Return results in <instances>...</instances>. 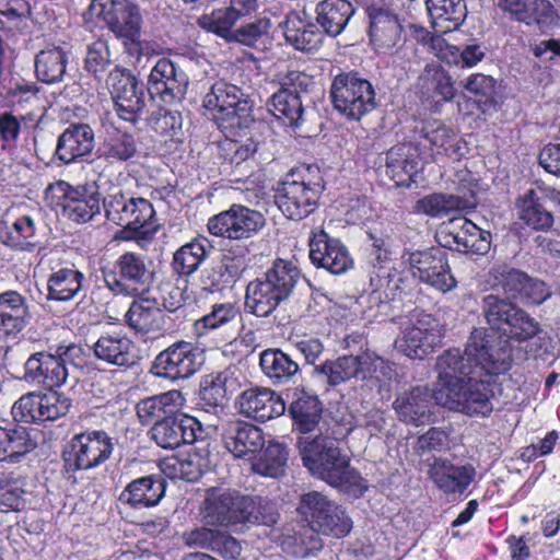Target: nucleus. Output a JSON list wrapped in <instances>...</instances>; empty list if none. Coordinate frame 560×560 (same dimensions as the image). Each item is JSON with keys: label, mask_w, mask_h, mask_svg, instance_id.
Here are the masks:
<instances>
[{"label": "nucleus", "mask_w": 560, "mask_h": 560, "mask_svg": "<svg viewBox=\"0 0 560 560\" xmlns=\"http://www.w3.org/2000/svg\"><path fill=\"white\" fill-rule=\"evenodd\" d=\"M207 466V459L199 453L194 452L164 459L161 463V470L171 479L194 482L202 476Z\"/></svg>", "instance_id": "50"}, {"label": "nucleus", "mask_w": 560, "mask_h": 560, "mask_svg": "<svg viewBox=\"0 0 560 560\" xmlns=\"http://www.w3.org/2000/svg\"><path fill=\"white\" fill-rule=\"evenodd\" d=\"M237 370L229 368L217 374L203 377L199 393V404L207 412L217 413L223 409L228 397L240 386Z\"/></svg>", "instance_id": "30"}, {"label": "nucleus", "mask_w": 560, "mask_h": 560, "mask_svg": "<svg viewBox=\"0 0 560 560\" xmlns=\"http://www.w3.org/2000/svg\"><path fill=\"white\" fill-rule=\"evenodd\" d=\"M402 260L409 266L413 277L441 292L452 291L457 285L444 248L431 247L407 253L404 254Z\"/></svg>", "instance_id": "12"}, {"label": "nucleus", "mask_w": 560, "mask_h": 560, "mask_svg": "<svg viewBox=\"0 0 560 560\" xmlns=\"http://www.w3.org/2000/svg\"><path fill=\"white\" fill-rule=\"evenodd\" d=\"M499 5L516 21L536 25L541 32L553 28L558 23L557 11L547 0H499Z\"/></svg>", "instance_id": "29"}, {"label": "nucleus", "mask_w": 560, "mask_h": 560, "mask_svg": "<svg viewBox=\"0 0 560 560\" xmlns=\"http://www.w3.org/2000/svg\"><path fill=\"white\" fill-rule=\"evenodd\" d=\"M36 443L25 428L12 429L0 427V460L18 462L33 451Z\"/></svg>", "instance_id": "52"}, {"label": "nucleus", "mask_w": 560, "mask_h": 560, "mask_svg": "<svg viewBox=\"0 0 560 560\" xmlns=\"http://www.w3.org/2000/svg\"><path fill=\"white\" fill-rule=\"evenodd\" d=\"M363 380L375 381L380 389H390L392 382L396 378L395 364L384 360L375 352L366 350L362 352Z\"/></svg>", "instance_id": "59"}, {"label": "nucleus", "mask_w": 560, "mask_h": 560, "mask_svg": "<svg viewBox=\"0 0 560 560\" xmlns=\"http://www.w3.org/2000/svg\"><path fill=\"white\" fill-rule=\"evenodd\" d=\"M368 13L371 42L378 49L393 48L399 40L401 33L396 15L385 9L375 7H370Z\"/></svg>", "instance_id": "38"}, {"label": "nucleus", "mask_w": 560, "mask_h": 560, "mask_svg": "<svg viewBox=\"0 0 560 560\" xmlns=\"http://www.w3.org/2000/svg\"><path fill=\"white\" fill-rule=\"evenodd\" d=\"M322 474L324 475V481L350 497L360 498L368 490L366 481L359 471L350 467V463L341 472L335 469L330 471L323 470Z\"/></svg>", "instance_id": "58"}, {"label": "nucleus", "mask_w": 560, "mask_h": 560, "mask_svg": "<svg viewBox=\"0 0 560 560\" xmlns=\"http://www.w3.org/2000/svg\"><path fill=\"white\" fill-rule=\"evenodd\" d=\"M298 447L303 460L304 466L324 480L323 470L342 471L348 466L350 459L348 455L343 454L338 447L336 440L327 436H301L298 441Z\"/></svg>", "instance_id": "20"}, {"label": "nucleus", "mask_w": 560, "mask_h": 560, "mask_svg": "<svg viewBox=\"0 0 560 560\" xmlns=\"http://www.w3.org/2000/svg\"><path fill=\"white\" fill-rule=\"evenodd\" d=\"M184 404L185 398L182 392L172 389L140 400L136 406L137 416L142 424H154L156 421L178 413Z\"/></svg>", "instance_id": "34"}, {"label": "nucleus", "mask_w": 560, "mask_h": 560, "mask_svg": "<svg viewBox=\"0 0 560 560\" xmlns=\"http://www.w3.org/2000/svg\"><path fill=\"white\" fill-rule=\"evenodd\" d=\"M520 218L535 230H548L553 224L552 214L538 201L534 189H529L518 200Z\"/></svg>", "instance_id": "55"}, {"label": "nucleus", "mask_w": 560, "mask_h": 560, "mask_svg": "<svg viewBox=\"0 0 560 560\" xmlns=\"http://www.w3.org/2000/svg\"><path fill=\"white\" fill-rule=\"evenodd\" d=\"M31 319L30 305L24 295L15 290L0 293V334L15 337Z\"/></svg>", "instance_id": "32"}, {"label": "nucleus", "mask_w": 560, "mask_h": 560, "mask_svg": "<svg viewBox=\"0 0 560 560\" xmlns=\"http://www.w3.org/2000/svg\"><path fill=\"white\" fill-rule=\"evenodd\" d=\"M354 14L347 0H324L317 5V22L330 36L339 35Z\"/></svg>", "instance_id": "49"}, {"label": "nucleus", "mask_w": 560, "mask_h": 560, "mask_svg": "<svg viewBox=\"0 0 560 560\" xmlns=\"http://www.w3.org/2000/svg\"><path fill=\"white\" fill-rule=\"evenodd\" d=\"M311 79L300 71H288L280 78V89L268 103L272 115L284 125L299 127L303 121L304 107L301 93L306 92Z\"/></svg>", "instance_id": "15"}, {"label": "nucleus", "mask_w": 560, "mask_h": 560, "mask_svg": "<svg viewBox=\"0 0 560 560\" xmlns=\"http://www.w3.org/2000/svg\"><path fill=\"white\" fill-rule=\"evenodd\" d=\"M109 85L118 116L136 122L145 107L143 84L130 72L117 70L109 74Z\"/></svg>", "instance_id": "22"}, {"label": "nucleus", "mask_w": 560, "mask_h": 560, "mask_svg": "<svg viewBox=\"0 0 560 560\" xmlns=\"http://www.w3.org/2000/svg\"><path fill=\"white\" fill-rule=\"evenodd\" d=\"M201 354L190 342H176L160 352L152 370L159 377L177 381L195 374L201 366Z\"/></svg>", "instance_id": "21"}, {"label": "nucleus", "mask_w": 560, "mask_h": 560, "mask_svg": "<svg viewBox=\"0 0 560 560\" xmlns=\"http://www.w3.org/2000/svg\"><path fill=\"white\" fill-rule=\"evenodd\" d=\"M153 271L141 254L127 252L114 264V271L104 276L106 287L115 294L135 295L147 291L152 282Z\"/></svg>", "instance_id": "9"}, {"label": "nucleus", "mask_w": 560, "mask_h": 560, "mask_svg": "<svg viewBox=\"0 0 560 560\" xmlns=\"http://www.w3.org/2000/svg\"><path fill=\"white\" fill-rule=\"evenodd\" d=\"M223 441L226 450L235 457H243L262 448V431L250 423L237 421L225 430Z\"/></svg>", "instance_id": "36"}, {"label": "nucleus", "mask_w": 560, "mask_h": 560, "mask_svg": "<svg viewBox=\"0 0 560 560\" xmlns=\"http://www.w3.org/2000/svg\"><path fill=\"white\" fill-rule=\"evenodd\" d=\"M517 306L509 299L488 294L482 300V312L492 329L504 331Z\"/></svg>", "instance_id": "60"}, {"label": "nucleus", "mask_w": 560, "mask_h": 560, "mask_svg": "<svg viewBox=\"0 0 560 560\" xmlns=\"http://www.w3.org/2000/svg\"><path fill=\"white\" fill-rule=\"evenodd\" d=\"M114 451V444L104 431H91L75 434L65 453L69 470H88L105 463Z\"/></svg>", "instance_id": "18"}, {"label": "nucleus", "mask_w": 560, "mask_h": 560, "mask_svg": "<svg viewBox=\"0 0 560 560\" xmlns=\"http://www.w3.org/2000/svg\"><path fill=\"white\" fill-rule=\"evenodd\" d=\"M246 266L244 257L225 254L220 261L202 271L201 283L205 289L220 290L240 279Z\"/></svg>", "instance_id": "40"}, {"label": "nucleus", "mask_w": 560, "mask_h": 560, "mask_svg": "<svg viewBox=\"0 0 560 560\" xmlns=\"http://www.w3.org/2000/svg\"><path fill=\"white\" fill-rule=\"evenodd\" d=\"M285 40L295 49L312 51L319 48L323 33L318 27L302 19L298 12H290L282 23Z\"/></svg>", "instance_id": "37"}, {"label": "nucleus", "mask_w": 560, "mask_h": 560, "mask_svg": "<svg viewBox=\"0 0 560 560\" xmlns=\"http://www.w3.org/2000/svg\"><path fill=\"white\" fill-rule=\"evenodd\" d=\"M322 404L316 395L295 390L289 411L298 429L306 434L312 432L322 417Z\"/></svg>", "instance_id": "47"}, {"label": "nucleus", "mask_w": 560, "mask_h": 560, "mask_svg": "<svg viewBox=\"0 0 560 560\" xmlns=\"http://www.w3.org/2000/svg\"><path fill=\"white\" fill-rule=\"evenodd\" d=\"M315 373L327 378L328 384L336 386L353 377L363 380L362 353L359 355H342L335 360H327L316 365Z\"/></svg>", "instance_id": "46"}, {"label": "nucleus", "mask_w": 560, "mask_h": 560, "mask_svg": "<svg viewBox=\"0 0 560 560\" xmlns=\"http://www.w3.org/2000/svg\"><path fill=\"white\" fill-rule=\"evenodd\" d=\"M213 249L211 241L205 236H198L182 245L173 255V271L187 277L198 270L201 264L209 257Z\"/></svg>", "instance_id": "39"}, {"label": "nucleus", "mask_w": 560, "mask_h": 560, "mask_svg": "<svg viewBox=\"0 0 560 560\" xmlns=\"http://www.w3.org/2000/svg\"><path fill=\"white\" fill-rule=\"evenodd\" d=\"M443 337V327L436 318L417 313L396 338L395 347L410 359L422 360L441 345Z\"/></svg>", "instance_id": "11"}, {"label": "nucleus", "mask_w": 560, "mask_h": 560, "mask_svg": "<svg viewBox=\"0 0 560 560\" xmlns=\"http://www.w3.org/2000/svg\"><path fill=\"white\" fill-rule=\"evenodd\" d=\"M262 373L275 385L290 382L299 372V364L280 349H266L259 355Z\"/></svg>", "instance_id": "45"}, {"label": "nucleus", "mask_w": 560, "mask_h": 560, "mask_svg": "<svg viewBox=\"0 0 560 560\" xmlns=\"http://www.w3.org/2000/svg\"><path fill=\"white\" fill-rule=\"evenodd\" d=\"M288 460L285 447L278 442H270L253 464L255 472L277 478L284 472Z\"/></svg>", "instance_id": "57"}, {"label": "nucleus", "mask_w": 560, "mask_h": 560, "mask_svg": "<svg viewBox=\"0 0 560 560\" xmlns=\"http://www.w3.org/2000/svg\"><path fill=\"white\" fill-rule=\"evenodd\" d=\"M425 4L436 33L446 34L457 30L466 18L464 0H427Z\"/></svg>", "instance_id": "41"}, {"label": "nucleus", "mask_w": 560, "mask_h": 560, "mask_svg": "<svg viewBox=\"0 0 560 560\" xmlns=\"http://www.w3.org/2000/svg\"><path fill=\"white\" fill-rule=\"evenodd\" d=\"M410 144L393 147L386 155L387 173L398 182H405L404 176L412 178L418 171V161L412 154Z\"/></svg>", "instance_id": "56"}, {"label": "nucleus", "mask_w": 560, "mask_h": 560, "mask_svg": "<svg viewBox=\"0 0 560 560\" xmlns=\"http://www.w3.org/2000/svg\"><path fill=\"white\" fill-rule=\"evenodd\" d=\"M69 52L59 46L39 50L34 59L36 78L46 84H56L63 80L67 72Z\"/></svg>", "instance_id": "42"}, {"label": "nucleus", "mask_w": 560, "mask_h": 560, "mask_svg": "<svg viewBox=\"0 0 560 560\" xmlns=\"http://www.w3.org/2000/svg\"><path fill=\"white\" fill-rule=\"evenodd\" d=\"M300 278L299 268L290 260L278 258L262 277L246 287L245 306L258 317H267L288 300Z\"/></svg>", "instance_id": "2"}, {"label": "nucleus", "mask_w": 560, "mask_h": 560, "mask_svg": "<svg viewBox=\"0 0 560 560\" xmlns=\"http://www.w3.org/2000/svg\"><path fill=\"white\" fill-rule=\"evenodd\" d=\"M423 86L433 95L450 102L454 98L456 90L451 75L438 65H429L422 74Z\"/></svg>", "instance_id": "61"}, {"label": "nucleus", "mask_w": 560, "mask_h": 560, "mask_svg": "<svg viewBox=\"0 0 560 560\" xmlns=\"http://www.w3.org/2000/svg\"><path fill=\"white\" fill-rule=\"evenodd\" d=\"M94 148V132L89 125L68 127L58 139L56 156L66 164L89 154Z\"/></svg>", "instance_id": "35"}, {"label": "nucleus", "mask_w": 560, "mask_h": 560, "mask_svg": "<svg viewBox=\"0 0 560 560\" xmlns=\"http://www.w3.org/2000/svg\"><path fill=\"white\" fill-rule=\"evenodd\" d=\"M266 219L257 210L243 205H232L208 220V231L211 235L233 241L247 240L265 226Z\"/></svg>", "instance_id": "16"}, {"label": "nucleus", "mask_w": 560, "mask_h": 560, "mask_svg": "<svg viewBox=\"0 0 560 560\" xmlns=\"http://www.w3.org/2000/svg\"><path fill=\"white\" fill-rule=\"evenodd\" d=\"M371 291L365 292L358 299L360 306L366 305L362 311L364 318L372 320L377 317L382 310L386 308L390 299H394L393 288H390L389 272H376L370 279Z\"/></svg>", "instance_id": "48"}, {"label": "nucleus", "mask_w": 560, "mask_h": 560, "mask_svg": "<svg viewBox=\"0 0 560 560\" xmlns=\"http://www.w3.org/2000/svg\"><path fill=\"white\" fill-rule=\"evenodd\" d=\"M308 245L313 265L334 275H341L353 266L347 247L338 238L330 237L324 230L313 231Z\"/></svg>", "instance_id": "25"}, {"label": "nucleus", "mask_w": 560, "mask_h": 560, "mask_svg": "<svg viewBox=\"0 0 560 560\" xmlns=\"http://www.w3.org/2000/svg\"><path fill=\"white\" fill-rule=\"evenodd\" d=\"M103 207L107 220L131 232L145 228L155 215L149 200L128 197L118 188L103 198Z\"/></svg>", "instance_id": "19"}, {"label": "nucleus", "mask_w": 560, "mask_h": 560, "mask_svg": "<svg viewBox=\"0 0 560 560\" xmlns=\"http://www.w3.org/2000/svg\"><path fill=\"white\" fill-rule=\"evenodd\" d=\"M130 328L140 334L158 332L164 328L165 316L155 301L142 299L133 301L126 313Z\"/></svg>", "instance_id": "43"}, {"label": "nucleus", "mask_w": 560, "mask_h": 560, "mask_svg": "<svg viewBox=\"0 0 560 560\" xmlns=\"http://www.w3.org/2000/svg\"><path fill=\"white\" fill-rule=\"evenodd\" d=\"M540 331V324L524 310L517 307L503 334L517 341H526Z\"/></svg>", "instance_id": "63"}, {"label": "nucleus", "mask_w": 560, "mask_h": 560, "mask_svg": "<svg viewBox=\"0 0 560 560\" xmlns=\"http://www.w3.org/2000/svg\"><path fill=\"white\" fill-rule=\"evenodd\" d=\"M235 405L242 416L259 422L280 417L285 411V402L281 396L267 387L245 389Z\"/></svg>", "instance_id": "28"}, {"label": "nucleus", "mask_w": 560, "mask_h": 560, "mask_svg": "<svg viewBox=\"0 0 560 560\" xmlns=\"http://www.w3.org/2000/svg\"><path fill=\"white\" fill-rule=\"evenodd\" d=\"M202 427L195 417L176 413L156 421L151 428L152 440L162 448L174 450L202 438Z\"/></svg>", "instance_id": "24"}, {"label": "nucleus", "mask_w": 560, "mask_h": 560, "mask_svg": "<svg viewBox=\"0 0 560 560\" xmlns=\"http://www.w3.org/2000/svg\"><path fill=\"white\" fill-rule=\"evenodd\" d=\"M164 494V479L150 475L129 482L120 492L118 500L124 505L140 510L155 506Z\"/></svg>", "instance_id": "33"}, {"label": "nucleus", "mask_w": 560, "mask_h": 560, "mask_svg": "<svg viewBox=\"0 0 560 560\" xmlns=\"http://www.w3.org/2000/svg\"><path fill=\"white\" fill-rule=\"evenodd\" d=\"M477 470L471 464L456 465L446 458H435L428 476L434 486L450 500H457L474 482Z\"/></svg>", "instance_id": "23"}, {"label": "nucleus", "mask_w": 560, "mask_h": 560, "mask_svg": "<svg viewBox=\"0 0 560 560\" xmlns=\"http://www.w3.org/2000/svg\"><path fill=\"white\" fill-rule=\"evenodd\" d=\"M299 512L311 529L318 534L341 538L352 528V521L335 501L318 491L302 495Z\"/></svg>", "instance_id": "6"}, {"label": "nucleus", "mask_w": 560, "mask_h": 560, "mask_svg": "<svg viewBox=\"0 0 560 560\" xmlns=\"http://www.w3.org/2000/svg\"><path fill=\"white\" fill-rule=\"evenodd\" d=\"M1 238L3 244L13 249L31 250L37 243L36 228L33 218L30 215L18 218L7 228Z\"/></svg>", "instance_id": "54"}, {"label": "nucleus", "mask_w": 560, "mask_h": 560, "mask_svg": "<svg viewBox=\"0 0 560 560\" xmlns=\"http://www.w3.org/2000/svg\"><path fill=\"white\" fill-rule=\"evenodd\" d=\"M445 232L444 247L479 255L487 254L491 247L490 232L480 229L466 218H452L445 225Z\"/></svg>", "instance_id": "27"}, {"label": "nucleus", "mask_w": 560, "mask_h": 560, "mask_svg": "<svg viewBox=\"0 0 560 560\" xmlns=\"http://www.w3.org/2000/svg\"><path fill=\"white\" fill-rule=\"evenodd\" d=\"M323 189L319 170L308 165L283 180L277 189L275 202L289 219L302 220L315 210Z\"/></svg>", "instance_id": "4"}, {"label": "nucleus", "mask_w": 560, "mask_h": 560, "mask_svg": "<svg viewBox=\"0 0 560 560\" xmlns=\"http://www.w3.org/2000/svg\"><path fill=\"white\" fill-rule=\"evenodd\" d=\"M189 80L186 72L168 58L159 59L148 78V93L158 106H176L185 98Z\"/></svg>", "instance_id": "14"}, {"label": "nucleus", "mask_w": 560, "mask_h": 560, "mask_svg": "<svg viewBox=\"0 0 560 560\" xmlns=\"http://www.w3.org/2000/svg\"><path fill=\"white\" fill-rule=\"evenodd\" d=\"M81 352L80 347L71 345L59 355L44 351L32 353L24 364L23 378L28 383L43 385L50 389L60 387L68 377L67 363L82 364V360L74 361L81 355Z\"/></svg>", "instance_id": "8"}, {"label": "nucleus", "mask_w": 560, "mask_h": 560, "mask_svg": "<svg viewBox=\"0 0 560 560\" xmlns=\"http://www.w3.org/2000/svg\"><path fill=\"white\" fill-rule=\"evenodd\" d=\"M71 399L63 393L49 389L23 395L12 406V416L21 423H44L66 416Z\"/></svg>", "instance_id": "10"}, {"label": "nucleus", "mask_w": 560, "mask_h": 560, "mask_svg": "<svg viewBox=\"0 0 560 560\" xmlns=\"http://www.w3.org/2000/svg\"><path fill=\"white\" fill-rule=\"evenodd\" d=\"M510 365V354L498 337L483 327L476 328L464 352L450 349L439 357L433 393L427 386H416L399 394L393 408L400 421L416 427L431 421L433 398L451 410L486 417L493 410L490 381L505 373Z\"/></svg>", "instance_id": "1"}, {"label": "nucleus", "mask_w": 560, "mask_h": 560, "mask_svg": "<svg viewBox=\"0 0 560 560\" xmlns=\"http://www.w3.org/2000/svg\"><path fill=\"white\" fill-rule=\"evenodd\" d=\"M330 94L335 108L351 119L359 120L376 107L371 82L355 73L337 75L331 83Z\"/></svg>", "instance_id": "7"}, {"label": "nucleus", "mask_w": 560, "mask_h": 560, "mask_svg": "<svg viewBox=\"0 0 560 560\" xmlns=\"http://www.w3.org/2000/svg\"><path fill=\"white\" fill-rule=\"evenodd\" d=\"M238 315L237 307L230 302L213 304L211 311L195 322L194 329L198 336L218 329L232 322Z\"/></svg>", "instance_id": "62"}, {"label": "nucleus", "mask_w": 560, "mask_h": 560, "mask_svg": "<svg viewBox=\"0 0 560 560\" xmlns=\"http://www.w3.org/2000/svg\"><path fill=\"white\" fill-rule=\"evenodd\" d=\"M137 153V142L132 135L113 129L107 131L98 148V156L110 164L122 163Z\"/></svg>", "instance_id": "51"}, {"label": "nucleus", "mask_w": 560, "mask_h": 560, "mask_svg": "<svg viewBox=\"0 0 560 560\" xmlns=\"http://www.w3.org/2000/svg\"><path fill=\"white\" fill-rule=\"evenodd\" d=\"M88 16L108 27L131 55L143 54L141 42L142 15L139 7L130 0H92Z\"/></svg>", "instance_id": "3"}, {"label": "nucleus", "mask_w": 560, "mask_h": 560, "mask_svg": "<svg viewBox=\"0 0 560 560\" xmlns=\"http://www.w3.org/2000/svg\"><path fill=\"white\" fill-rule=\"evenodd\" d=\"M203 106L223 131L233 133L249 126L252 104L241 89L224 81L215 82L203 98Z\"/></svg>", "instance_id": "5"}, {"label": "nucleus", "mask_w": 560, "mask_h": 560, "mask_svg": "<svg viewBox=\"0 0 560 560\" xmlns=\"http://www.w3.org/2000/svg\"><path fill=\"white\" fill-rule=\"evenodd\" d=\"M250 504L249 495L236 490L212 488L207 491L201 506L202 521L207 525L224 527L244 524L245 512Z\"/></svg>", "instance_id": "17"}, {"label": "nucleus", "mask_w": 560, "mask_h": 560, "mask_svg": "<svg viewBox=\"0 0 560 560\" xmlns=\"http://www.w3.org/2000/svg\"><path fill=\"white\" fill-rule=\"evenodd\" d=\"M240 20L230 7L205 13L198 19V25L222 37H226L233 25Z\"/></svg>", "instance_id": "64"}, {"label": "nucleus", "mask_w": 560, "mask_h": 560, "mask_svg": "<svg viewBox=\"0 0 560 560\" xmlns=\"http://www.w3.org/2000/svg\"><path fill=\"white\" fill-rule=\"evenodd\" d=\"M434 45L439 47L438 56L442 60L467 68L475 67L486 55V48L479 44L466 45L459 49L457 46L445 43L442 38H435Z\"/></svg>", "instance_id": "53"}, {"label": "nucleus", "mask_w": 560, "mask_h": 560, "mask_svg": "<svg viewBox=\"0 0 560 560\" xmlns=\"http://www.w3.org/2000/svg\"><path fill=\"white\" fill-rule=\"evenodd\" d=\"M421 137L428 143L429 159L439 162L444 158L459 161L467 153L466 142L453 127L441 120H428L421 128Z\"/></svg>", "instance_id": "26"}, {"label": "nucleus", "mask_w": 560, "mask_h": 560, "mask_svg": "<svg viewBox=\"0 0 560 560\" xmlns=\"http://www.w3.org/2000/svg\"><path fill=\"white\" fill-rule=\"evenodd\" d=\"M85 276L74 266L52 271L47 280L48 300L68 302L82 291Z\"/></svg>", "instance_id": "44"}, {"label": "nucleus", "mask_w": 560, "mask_h": 560, "mask_svg": "<svg viewBox=\"0 0 560 560\" xmlns=\"http://www.w3.org/2000/svg\"><path fill=\"white\" fill-rule=\"evenodd\" d=\"M46 194L65 217L77 223L88 222L101 212L100 195L85 186L73 187L59 180L50 185Z\"/></svg>", "instance_id": "13"}, {"label": "nucleus", "mask_w": 560, "mask_h": 560, "mask_svg": "<svg viewBox=\"0 0 560 560\" xmlns=\"http://www.w3.org/2000/svg\"><path fill=\"white\" fill-rule=\"evenodd\" d=\"M91 348L97 360L110 365L131 368L138 362L135 343L120 332L101 335Z\"/></svg>", "instance_id": "31"}]
</instances>
